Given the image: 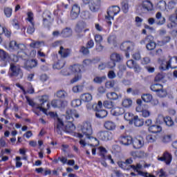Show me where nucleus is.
<instances>
[{"instance_id":"f257e3e1","label":"nucleus","mask_w":177,"mask_h":177,"mask_svg":"<svg viewBox=\"0 0 177 177\" xmlns=\"http://www.w3.org/2000/svg\"><path fill=\"white\" fill-rule=\"evenodd\" d=\"M80 131L82 133H77L75 135L77 138L80 139V145L83 147H85V146L87 145V142L86 140L84 139V136L86 137V139H88L89 140H91V139H93V136H92V134L93 133L92 124H91L89 122H85L82 123V124L80 125Z\"/></svg>"},{"instance_id":"f03ea898","label":"nucleus","mask_w":177,"mask_h":177,"mask_svg":"<svg viewBox=\"0 0 177 177\" xmlns=\"http://www.w3.org/2000/svg\"><path fill=\"white\" fill-rule=\"evenodd\" d=\"M160 69L165 71L169 68H177V57H171L169 55L166 58H160L158 59Z\"/></svg>"},{"instance_id":"7ed1b4c3","label":"nucleus","mask_w":177,"mask_h":177,"mask_svg":"<svg viewBox=\"0 0 177 177\" xmlns=\"http://www.w3.org/2000/svg\"><path fill=\"white\" fill-rule=\"evenodd\" d=\"M81 68H82V66L80 64H74L69 66L68 71L70 74H76L74 78L71 80V84H75V82H78V81L82 78V72Z\"/></svg>"},{"instance_id":"20e7f679","label":"nucleus","mask_w":177,"mask_h":177,"mask_svg":"<svg viewBox=\"0 0 177 177\" xmlns=\"http://www.w3.org/2000/svg\"><path fill=\"white\" fill-rule=\"evenodd\" d=\"M8 75L10 78H12V77L23 78V71L20 68V66L15 64H10Z\"/></svg>"},{"instance_id":"39448f33","label":"nucleus","mask_w":177,"mask_h":177,"mask_svg":"<svg viewBox=\"0 0 177 177\" xmlns=\"http://www.w3.org/2000/svg\"><path fill=\"white\" fill-rule=\"evenodd\" d=\"M12 57H12H10L8 53L0 48V63H3L2 66L3 67L8 64V62H17V56L13 55Z\"/></svg>"},{"instance_id":"423d86ee","label":"nucleus","mask_w":177,"mask_h":177,"mask_svg":"<svg viewBox=\"0 0 177 177\" xmlns=\"http://www.w3.org/2000/svg\"><path fill=\"white\" fill-rule=\"evenodd\" d=\"M49 100V97L48 95H43L39 99L40 104L39 106V110L40 111H43L45 114H46V111L50 109V105L49 103H47L46 106H45V103H46Z\"/></svg>"},{"instance_id":"0eeeda50","label":"nucleus","mask_w":177,"mask_h":177,"mask_svg":"<svg viewBox=\"0 0 177 177\" xmlns=\"http://www.w3.org/2000/svg\"><path fill=\"white\" fill-rule=\"evenodd\" d=\"M120 7L117 6L110 7L107 10V15H106V20H114V17L115 15L120 13Z\"/></svg>"},{"instance_id":"6e6552de","label":"nucleus","mask_w":177,"mask_h":177,"mask_svg":"<svg viewBox=\"0 0 177 177\" xmlns=\"http://www.w3.org/2000/svg\"><path fill=\"white\" fill-rule=\"evenodd\" d=\"M98 139L107 142V140H111L113 139V133L110 131H99L97 134Z\"/></svg>"},{"instance_id":"1a4fd4ad","label":"nucleus","mask_w":177,"mask_h":177,"mask_svg":"<svg viewBox=\"0 0 177 177\" xmlns=\"http://www.w3.org/2000/svg\"><path fill=\"white\" fill-rule=\"evenodd\" d=\"M131 143L134 149H142L145 146V139L142 137L133 138Z\"/></svg>"},{"instance_id":"9d476101","label":"nucleus","mask_w":177,"mask_h":177,"mask_svg":"<svg viewBox=\"0 0 177 177\" xmlns=\"http://www.w3.org/2000/svg\"><path fill=\"white\" fill-rule=\"evenodd\" d=\"M131 167L133 169V171H136V172H138V175H140V176L156 177L154 175H151L147 172H143V171H140V169H142V165H140V164H137L136 166L131 165Z\"/></svg>"},{"instance_id":"9b49d317","label":"nucleus","mask_w":177,"mask_h":177,"mask_svg":"<svg viewBox=\"0 0 177 177\" xmlns=\"http://www.w3.org/2000/svg\"><path fill=\"white\" fill-rule=\"evenodd\" d=\"M89 9L91 12H97L100 9L101 0H90Z\"/></svg>"},{"instance_id":"f8f14e48","label":"nucleus","mask_w":177,"mask_h":177,"mask_svg":"<svg viewBox=\"0 0 177 177\" xmlns=\"http://www.w3.org/2000/svg\"><path fill=\"white\" fill-rule=\"evenodd\" d=\"M135 47V43L132 41H124L120 45L121 50H124V52H129V50H133Z\"/></svg>"},{"instance_id":"ddd939ff","label":"nucleus","mask_w":177,"mask_h":177,"mask_svg":"<svg viewBox=\"0 0 177 177\" xmlns=\"http://www.w3.org/2000/svg\"><path fill=\"white\" fill-rule=\"evenodd\" d=\"M55 120L57 121V126L55 128L56 132L59 135H62V131H63V127H64V122H63V118L56 116Z\"/></svg>"},{"instance_id":"4468645a","label":"nucleus","mask_w":177,"mask_h":177,"mask_svg":"<svg viewBox=\"0 0 177 177\" xmlns=\"http://www.w3.org/2000/svg\"><path fill=\"white\" fill-rule=\"evenodd\" d=\"M141 8L145 12H151L153 9V3L149 0L143 1L141 3Z\"/></svg>"},{"instance_id":"2eb2a0df","label":"nucleus","mask_w":177,"mask_h":177,"mask_svg":"<svg viewBox=\"0 0 177 177\" xmlns=\"http://www.w3.org/2000/svg\"><path fill=\"white\" fill-rule=\"evenodd\" d=\"M80 12H81L80 6L77 4L73 5L71 12V17L72 20H75V19L78 17Z\"/></svg>"},{"instance_id":"dca6fc26","label":"nucleus","mask_w":177,"mask_h":177,"mask_svg":"<svg viewBox=\"0 0 177 177\" xmlns=\"http://www.w3.org/2000/svg\"><path fill=\"white\" fill-rule=\"evenodd\" d=\"M9 49L10 50H23L24 49V45L23 44H17V42L15 40H12L9 44Z\"/></svg>"},{"instance_id":"f3484780","label":"nucleus","mask_w":177,"mask_h":177,"mask_svg":"<svg viewBox=\"0 0 177 177\" xmlns=\"http://www.w3.org/2000/svg\"><path fill=\"white\" fill-rule=\"evenodd\" d=\"M38 66V61L37 59H30L26 61L24 64V68L26 70H31V68H34Z\"/></svg>"},{"instance_id":"a211bd4d","label":"nucleus","mask_w":177,"mask_h":177,"mask_svg":"<svg viewBox=\"0 0 177 177\" xmlns=\"http://www.w3.org/2000/svg\"><path fill=\"white\" fill-rule=\"evenodd\" d=\"M75 118H80V113L77 111V110L72 109L68 112L67 120L68 121H74Z\"/></svg>"},{"instance_id":"6ab92c4d","label":"nucleus","mask_w":177,"mask_h":177,"mask_svg":"<svg viewBox=\"0 0 177 177\" xmlns=\"http://www.w3.org/2000/svg\"><path fill=\"white\" fill-rule=\"evenodd\" d=\"M104 127L105 129H107V131H115V129L117 128L115 122L111 120L106 121L104 124Z\"/></svg>"},{"instance_id":"aec40b11","label":"nucleus","mask_w":177,"mask_h":177,"mask_svg":"<svg viewBox=\"0 0 177 177\" xmlns=\"http://www.w3.org/2000/svg\"><path fill=\"white\" fill-rule=\"evenodd\" d=\"M159 161H165L166 164H171V161H172V156L168 153L165 152L162 157L158 158Z\"/></svg>"},{"instance_id":"412c9836","label":"nucleus","mask_w":177,"mask_h":177,"mask_svg":"<svg viewBox=\"0 0 177 177\" xmlns=\"http://www.w3.org/2000/svg\"><path fill=\"white\" fill-rule=\"evenodd\" d=\"M86 27V24L84 21H80L77 22L75 27V31L76 32H78L79 34L82 32L84 30H85Z\"/></svg>"},{"instance_id":"4be33fe9","label":"nucleus","mask_w":177,"mask_h":177,"mask_svg":"<svg viewBox=\"0 0 177 177\" xmlns=\"http://www.w3.org/2000/svg\"><path fill=\"white\" fill-rule=\"evenodd\" d=\"M132 140V137L124 136L120 138V142L121 143V145H123L124 146H129V145H131Z\"/></svg>"},{"instance_id":"5701e85b","label":"nucleus","mask_w":177,"mask_h":177,"mask_svg":"<svg viewBox=\"0 0 177 177\" xmlns=\"http://www.w3.org/2000/svg\"><path fill=\"white\" fill-rule=\"evenodd\" d=\"M156 19L157 26H162V24H165V17H162V14H161V12H158L156 13Z\"/></svg>"},{"instance_id":"b1692460","label":"nucleus","mask_w":177,"mask_h":177,"mask_svg":"<svg viewBox=\"0 0 177 177\" xmlns=\"http://www.w3.org/2000/svg\"><path fill=\"white\" fill-rule=\"evenodd\" d=\"M111 113L112 115H122L125 113V110H124V108L122 107H116V108H113L112 110L111 111Z\"/></svg>"},{"instance_id":"393cba45","label":"nucleus","mask_w":177,"mask_h":177,"mask_svg":"<svg viewBox=\"0 0 177 177\" xmlns=\"http://www.w3.org/2000/svg\"><path fill=\"white\" fill-rule=\"evenodd\" d=\"M81 100L84 102L85 103H89V102H92V100L93 99V97L92 96V94L91 93H84L81 96Z\"/></svg>"},{"instance_id":"a878e982","label":"nucleus","mask_w":177,"mask_h":177,"mask_svg":"<svg viewBox=\"0 0 177 177\" xmlns=\"http://www.w3.org/2000/svg\"><path fill=\"white\" fill-rule=\"evenodd\" d=\"M106 97L109 100H118V99H121V95L117 94L115 92H111L106 94Z\"/></svg>"},{"instance_id":"bb28decb","label":"nucleus","mask_w":177,"mask_h":177,"mask_svg":"<svg viewBox=\"0 0 177 177\" xmlns=\"http://www.w3.org/2000/svg\"><path fill=\"white\" fill-rule=\"evenodd\" d=\"M149 131L151 133H158L162 131V128L159 125H151L149 127Z\"/></svg>"},{"instance_id":"cd10ccee","label":"nucleus","mask_w":177,"mask_h":177,"mask_svg":"<svg viewBox=\"0 0 177 177\" xmlns=\"http://www.w3.org/2000/svg\"><path fill=\"white\" fill-rule=\"evenodd\" d=\"M122 106L125 109H128L132 106V100L130 98H124L122 101Z\"/></svg>"},{"instance_id":"c85d7f7f","label":"nucleus","mask_w":177,"mask_h":177,"mask_svg":"<svg viewBox=\"0 0 177 177\" xmlns=\"http://www.w3.org/2000/svg\"><path fill=\"white\" fill-rule=\"evenodd\" d=\"M133 122H134L135 127H143V124H145L143 119L139 118L138 116H134Z\"/></svg>"},{"instance_id":"c756f323","label":"nucleus","mask_w":177,"mask_h":177,"mask_svg":"<svg viewBox=\"0 0 177 177\" xmlns=\"http://www.w3.org/2000/svg\"><path fill=\"white\" fill-rule=\"evenodd\" d=\"M154 41V37L152 35H148L145 39H142L140 41V44L141 45H145L146 44H150L151 42H153Z\"/></svg>"},{"instance_id":"7c9ffc66","label":"nucleus","mask_w":177,"mask_h":177,"mask_svg":"<svg viewBox=\"0 0 177 177\" xmlns=\"http://www.w3.org/2000/svg\"><path fill=\"white\" fill-rule=\"evenodd\" d=\"M95 116L97 118H106V117H107V111L101 109L95 112Z\"/></svg>"},{"instance_id":"2f4dec72","label":"nucleus","mask_w":177,"mask_h":177,"mask_svg":"<svg viewBox=\"0 0 177 177\" xmlns=\"http://www.w3.org/2000/svg\"><path fill=\"white\" fill-rule=\"evenodd\" d=\"M73 121L68 120L67 123V133H73L75 131V125L73 124Z\"/></svg>"},{"instance_id":"473e14b6","label":"nucleus","mask_w":177,"mask_h":177,"mask_svg":"<svg viewBox=\"0 0 177 177\" xmlns=\"http://www.w3.org/2000/svg\"><path fill=\"white\" fill-rule=\"evenodd\" d=\"M51 106L53 107H64V102L60 100H54L51 102Z\"/></svg>"},{"instance_id":"72a5a7b5","label":"nucleus","mask_w":177,"mask_h":177,"mask_svg":"<svg viewBox=\"0 0 177 177\" xmlns=\"http://www.w3.org/2000/svg\"><path fill=\"white\" fill-rule=\"evenodd\" d=\"M49 21H50V13L48 12H44L43 15V23L44 26L48 25Z\"/></svg>"},{"instance_id":"f704fd0d","label":"nucleus","mask_w":177,"mask_h":177,"mask_svg":"<svg viewBox=\"0 0 177 177\" xmlns=\"http://www.w3.org/2000/svg\"><path fill=\"white\" fill-rule=\"evenodd\" d=\"M26 99L29 104V106H31V107H32L33 109H37L38 110H39V109L41 107H39V104H36L35 102H34V101L31 99H30V97H26Z\"/></svg>"},{"instance_id":"c9c22d12","label":"nucleus","mask_w":177,"mask_h":177,"mask_svg":"<svg viewBox=\"0 0 177 177\" xmlns=\"http://www.w3.org/2000/svg\"><path fill=\"white\" fill-rule=\"evenodd\" d=\"M163 88L164 86L160 84H152L150 87L151 90H152L153 92H156V93L158 91H161V89H162Z\"/></svg>"},{"instance_id":"e433bc0d","label":"nucleus","mask_w":177,"mask_h":177,"mask_svg":"<svg viewBox=\"0 0 177 177\" xmlns=\"http://www.w3.org/2000/svg\"><path fill=\"white\" fill-rule=\"evenodd\" d=\"M108 42L110 45H113V46H117V36L113 35L109 36L108 38Z\"/></svg>"},{"instance_id":"4c0bfd02","label":"nucleus","mask_w":177,"mask_h":177,"mask_svg":"<svg viewBox=\"0 0 177 177\" xmlns=\"http://www.w3.org/2000/svg\"><path fill=\"white\" fill-rule=\"evenodd\" d=\"M44 41H32L30 44V48H35L37 49L41 48V46H44Z\"/></svg>"},{"instance_id":"58836bf2","label":"nucleus","mask_w":177,"mask_h":177,"mask_svg":"<svg viewBox=\"0 0 177 177\" xmlns=\"http://www.w3.org/2000/svg\"><path fill=\"white\" fill-rule=\"evenodd\" d=\"M122 10H123L124 13H128L129 10V4L128 3L127 0H124L122 2Z\"/></svg>"},{"instance_id":"ea45409f","label":"nucleus","mask_w":177,"mask_h":177,"mask_svg":"<svg viewBox=\"0 0 177 177\" xmlns=\"http://www.w3.org/2000/svg\"><path fill=\"white\" fill-rule=\"evenodd\" d=\"M135 117L133 116V114L131 113H127L124 114V120L126 121H129V124H133V120Z\"/></svg>"},{"instance_id":"a19ab883","label":"nucleus","mask_w":177,"mask_h":177,"mask_svg":"<svg viewBox=\"0 0 177 177\" xmlns=\"http://www.w3.org/2000/svg\"><path fill=\"white\" fill-rule=\"evenodd\" d=\"M58 53L62 59L67 57V49L64 48L63 46H60Z\"/></svg>"},{"instance_id":"79ce46f5","label":"nucleus","mask_w":177,"mask_h":177,"mask_svg":"<svg viewBox=\"0 0 177 177\" xmlns=\"http://www.w3.org/2000/svg\"><path fill=\"white\" fill-rule=\"evenodd\" d=\"M102 107H103V103L102 101H98L97 104H93V110L95 113L102 110Z\"/></svg>"},{"instance_id":"37998d69","label":"nucleus","mask_w":177,"mask_h":177,"mask_svg":"<svg viewBox=\"0 0 177 177\" xmlns=\"http://www.w3.org/2000/svg\"><path fill=\"white\" fill-rule=\"evenodd\" d=\"M142 100H144L146 103H150L151 100H153V95L150 94H144L142 96Z\"/></svg>"},{"instance_id":"c03bdc74","label":"nucleus","mask_w":177,"mask_h":177,"mask_svg":"<svg viewBox=\"0 0 177 177\" xmlns=\"http://www.w3.org/2000/svg\"><path fill=\"white\" fill-rule=\"evenodd\" d=\"M103 106L105 109H113L114 108V102L112 101H104L103 102Z\"/></svg>"},{"instance_id":"a18cd8bd","label":"nucleus","mask_w":177,"mask_h":177,"mask_svg":"<svg viewBox=\"0 0 177 177\" xmlns=\"http://www.w3.org/2000/svg\"><path fill=\"white\" fill-rule=\"evenodd\" d=\"M110 59L112 62L115 63V62H120V60H121V56H120L119 54L113 53L111 55Z\"/></svg>"},{"instance_id":"49530a36","label":"nucleus","mask_w":177,"mask_h":177,"mask_svg":"<svg viewBox=\"0 0 177 177\" xmlns=\"http://www.w3.org/2000/svg\"><path fill=\"white\" fill-rule=\"evenodd\" d=\"M27 20L29 24H35V22L34 21V13L31 12H28Z\"/></svg>"},{"instance_id":"de8ad7c7","label":"nucleus","mask_w":177,"mask_h":177,"mask_svg":"<svg viewBox=\"0 0 177 177\" xmlns=\"http://www.w3.org/2000/svg\"><path fill=\"white\" fill-rule=\"evenodd\" d=\"M82 104V102L80 99L73 100L71 102L72 107H80Z\"/></svg>"},{"instance_id":"09e8293b","label":"nucleus","mask_w":177,"mask_h":177,"mask_svg":"<svg viewBox=\"0 0 177 177\" xmlns=\"http://www.w3.org/2000/svg\"><path fill=\"white\" fill-rule=\"evenodd\" d=\"M26 87L27 88V93L32 94L34 93V87H32V84L30 82L26 83Z\"/></svg>"},{"instance_id":"8fccbe9b","label":"nucleus","mask_w":177,"mask_h":177,"mask_svg":"<svg viewBox=\"0 0 177 177\" xmlns=\"http://www.w3.org/2000/svg\"><path fill=\"white\" fill-rule=\"evenodd\" d=\"M35 24H28V27L27 28L28 34H33V32L35 31Z\"/></svg>"},{"instance_id":"3c124183","label":"nucleus","mask_w":177,"mask_h":177,"mask_svg":"<svg viewBox=\"0 0 177 177\" xmlns=\"http://www.w3.org/2000/svg\"><path fill=\"white\" fill-rule=\"evenodd\" d=\"M147 140L149 143H154L157 140V136L156 135H148L147 136Z\"/></svg>"},{"instance_id":"603ef678","label":"nucleus","mask_w":177,"mask_h":177,"mask_svg":"<svg viewBox=\"0 0 177 177\" xmlns=\"http://www.w3.org/2000/svg\"><path fill=\"white\" fill-rule=\"evenodd\" d=\"M83 90L84 86L81 85L75 86L73 88V92H74V93H80V92H82Z\"/></svg>"},{"instance_id":"864d4df0","label":"nucleus","mask_w":177,"mask_h":177,"mask_svg":"<svg viewBox=\"0 0 177 177\" xmlns=\"http://www.w3.org/2000/svg\"><path fill=\"white\" fill-rule=\"evenodd\" d=\"M164 122L167 127H172L174 125V121H172V119L169 116L165 118Z\"/></svg>"},{"instance_id":"5fc2aeb1","label":"nucleus","mask_w":177,"mask_h":177,"mask_svg":"<svg viewBox=\"0 0 177 177\" xmlns=\"http://www.w3.org/2000/svg\"><path fill=\"white\" fill-rule=\"evenodd\" d=\"M158 8L160 10H165V9H167V3L165 1H159V3H158Z\"/></svg>"},{"instance_id":"6e6d98bb","label":"nucleus","mask_w":177,"mask_h":177,"mask_svg":"<svg viewBox=\"0 0 177 177\" xmlns=\"http://www.w3.org/2000/svg\"><path fill=\"white\" fill-rule=\"evenodd\" d=\"M105 80H106V77L97 76L94 77L93 81V82H95V84H102V82H103V81H104Z\"/></svg>"},{"instance_id":"4d7b16f0","label":"nucleus","mask_w":177,"mask_h":177,"mask_svg":"<svg viewBox=\"0 0 177 177\" xmlns=\"http://www.w3.org/2000/svg\"><path fill=\"white\" fill-rule=\"evenodd\" d=\"M146 48L148 50H153V49H156V42L153 41L151 43H147Z\"/></svg>"},{"instance_id":"13d9d810","label":"nucleus","mask_w":177,"mask_h":177,"mask_svg":"<svg viewBox=\"0 0 177 177\" xmlns=\"http://www.w3.org/2000/svg\"><path fill=\"white\" fill-rule=\"evenodd\" d=\"M156 95L159 97H165V96H167V91L164 90V88L159 90L157 93Z\"/></svg>"},{"instance_id":"bf43d9fd","label":"nucleus","mask_w":177,"mask_h":177,"mask_svg":"<svg viewBox=\"0 0 177 177\" xmlns=\"http://www.w3.org/2000/svg\"><path fill=\"white\" fill-rule=\"evenodd\" d=\"M115 84H116L115 81H114V80L106 82L105 84V86L108 89H110L111 88H114V86H115Z\"/></svg>"},{"instance_id":"052dcab7","label":"nucleus","mask_w":177,"mask_h":177,"mask_svg":"<svg viewBox=\"0 0 177 177\" xmlns=\"http://www.w3.org/2000/svg\"><path fill=\"white\" fill-rule=\"evenodd\" d=\"M12 10L10 8L7 7L4 8V15L7 17H10V16H12Z\"/></svg>"},{"instance_id":"680f3d73","label":"nucleus","mask_w":177,"mask_h":177,"mask_svg":"<svg viewBox=\"0 0 177 177\" xmlns=\"http://www.w3.org/2000/svg\"><path fill=\"white\" fill-rule=\"evenodd\" d=\"M177 0H171L168 3V8L169 9H174L175 6H176Z\"/></svg>"},{"instance_id":"e2e57ef3","label":"nucleus","mask_w":177,"mask_h":177,"mask_svg":"<svg viewBox=\"0 0 177 177\" xmlns=\"http://www.w3.org/2000/svg\"><path fill=\"white\" fill-rule=\"evenodd\" d=\"M141 115L144 117V118H147V117H150V111H149L147 109H142Z\"/></svg>"},{"instance_id":"0e129e2a","label":"nucleus","mask_w":177,"mask_h":177,"mask_svg":"<svg viewBox=\"0 0 177 177\" xmlns=\"http://www.w3.org/2000/svg\"><path fill=\"white\" fill-rule=\"evenodd\" d=\"M99 150L101 156L103 157V158H104L106 154L107 153V150H106V149L103 147H100Z\"/></svg>"},{"instance_id":"69168bd1","label":"nucleus","mask_w":177,"mask_h":177,"mask_svg":"<svg viewBox=\"0 0 177 177\" xmlns=\"http://www.w3.org/2000/svg\"><path fill=\"white\" fill-rule=\"evenodd\" d=\"M165 120V118L162 115H159L158 116V118L156 119L157 124H162L164 121Z\"/></svg>"},{"instance_id":"338daca9","label":"nucleus","mask_w":177,"mask_h":177,"mask_svg":"<svg viewBox=\"0 0 177 177\" xmlns=\"http://www.w3.org/2000/svg\"><path fill=\"white\" fill-rule=\"evenodd\" d=\"M95 41L97 44H100L103 41V37L100 35H95Z\"/></svg>"},{"instance_id":"774afa93","label":"nucleus","mask_w":177,"mask_h":177,"mask_svg":"<svg viewBox=\"0 0 177 177\" xmlns=\"http://www.w3.org/2000/svg\"><path fill=\"white\" fill-rule=\"evenodd\" d=\"M141 63L144 65L149 64V63H150V57H145L144 58H142Z\"/></svg>"}]
</instances>
